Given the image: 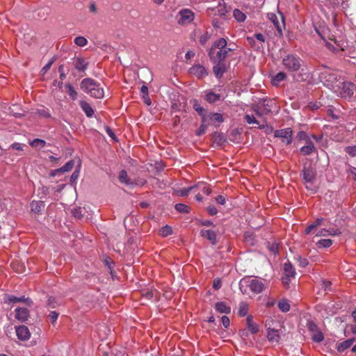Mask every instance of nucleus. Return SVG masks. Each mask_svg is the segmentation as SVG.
Returning <instances> with one entry per match:
<instances>
[{
  "instance_id": "nucleus-57",
  "label": "nucleus",
  "mask_w": 356,
  "mask_h": 356,
  "mask_svg": "<svg viewBox=\"0 0 356 356\" xmlns=\"http://www.w3.org/2000/svg\"><path fill=\"white\" fill-rule=\"evenodd\" d=\"M38 113L40 116L41 117H43V118H49L51 117V115L50 113L48 112L47 110H45V109H38Z\"/></svg>"
},
{
  "instance_id": "nucleus-61",
  "label": "nucleus",
  "mask_w": 356,
  "mask_h": 356,
  "mask_svg": "<svg viewBox=\"0 0 356 356\" xmlns=\"http://www.w3.org/2000/svg\"><path fill=\"white\" fill-rule=\"evenodd\" d=\"M207 128V127L204 124H201L199 129L196 131V135L198 136L203 135L205 133Z\"/></svg>"
},
{
  "instance_id": "nucleus-34",
  "label": "nucleus",
  "mask_w": 356,
  "mask_h": 356,
  "mask_svg": "<svg viewBox=\"0 0 356 356\" xmlns=\"http://www.w3.org/2000/svg\"><path fill=\"white\" fill-rule=\"evenodd\" d=\"M209 119L212 122L218 123H222L224 121L222 115L218 113H211L209 115Z\"/></svg>"
},
{
  "instance_id": "nucleus-51",
  "label": "nucleus",
  "mask_w": 356,
  "mask_h": 356,
  "mask_svg": "<svg viewBox=\"0 0 356 356\" xmlns=\"http://www.w3.org/2000/svg\"><path fill=\"white\" fill-rule=\"evenodd\" d=\"M307 327L310 332L312 333L316 332L319 330L318 327L314 321H308Z\"/></svg>"
},
{
  "instance_id": "nucleus-58",
  "label": "nucleus",
  "mask_w": 356,
  "mask_h": 356,
  "mask_svg": "<svg viewBox=\"0 0 356 356\" xmlns=\"http://www.w3.org/2000/svg\"><path fill=\"white\" fill-rule=\"evenodd\" d=\"M106 131L107 133V134L113 139L115 141H118V139H117V137L115 134V133L113 132V131L112 130L111 128H110L109 127H106Z\"/></svg>"
},
{
  "instance_id": "nucleus-47",
  "label": "nucleus",
  "mask_w": 356,
  "mask_h": 356,
  "mask_svg": "<svg viewBox=\"0 0 356 356\" xmlns=\"http://www.w3.org/2000/svg\"><path fill=\"white\" fill-rule=\"evenodd\" d=\"M200 185L193 186H191V187H188V188H184L179 191V195L182 197L187 196L191 191L195 190Z\"/></svg>"
},
{
  "instance_id": "nucleus-17",
  "label": "nucleus",
  "mask_w": 356,
  "mask_h": 356,
  "mask_svg": "<svg viewBox=\"0 0 356 356\" xmlns=\"http://www.w3.org/2000/svg\"><path fill=\"white\" fill-rule=\"evenodd\" d=\"M88 65V62L83 57H78L74 60V67L79 72H84L87 70Z\"/></svg>"
},
{
  "instance_id": "nucleus-59",
  "label": "nucleus",
  "mask_w": 356,
  "mask_h": 356,
  "mask_svg": "<svg viewBox=\"0 0 356 356\" xmlns=\"http://www.w3.org/2000/svg\"><path fill=\"white\" fill-rule=\"evenodd\" d=\"M200 115L201 116V124H204L205 126L208 127L209 124V115H206L205 113H204L203 115Z\"/></svg>"
},
{
  "instance_id": "nucleus-5",
  "label": "nucleus",
  "mask_w": 356,
  "mask_h": 356,
  "mask_svg": "<svg viewBox=\"0 0 356 356\" xmlns=\"http://www.w3.org/2000/svg\"><path fill=\"white\" fill-rule=\"evenodd\" d=\"M239 287L243 293H246V289H243L244 287H249L251 291L254 293H260L264 289V284L259 280L251 279L250 277H247L240 281Z\"/></svg>"
},
{
  "instance_id": "nucleus-13",
  "label": "nucleus",
  "mask_w": 356,
  "mask_h": 356,
  "mask_svg": "<svg viewBox=\"0 0 356 356\" xmlns=\"http://www.w3.org/2000/svg\"><path fill=\"white\" fill-rule=\"evenodd\" d=\"M188 71L191 74L195 76L198 79H203L208 75L207 69L200 64L192 66Z\"/></svg>"
},
{
  "instance_id": "nucleus-11",
  "label": "nucleus",
  "mask_w": 356,
  "mask_h": 356,
  "mask_svg": "<svg viewBox=\"0 0 356 356\" xmlns=\"http://www.w3.org/2000/svg\"><path fill=\"white\" fill-rule=\"evenodd\" d=\"M180 18L178 24L180 25H186L190 24L194 19V13L188 9H183L179 13Z\"/></svg>"
},
{
  "instance_id": "nucleus-21",
  "label": "nucleus",
  "mask_w": 356,
  "mask_h": 356,
  "mask_svg": "<svg viewBox=\"0 0 356 356\" xmlns=\"http://www.w3.org/2000/svg\"><path fill=\"white\" fill-rule=\"evenodd\" d=\"M211 140L213 143L216 144L217 146H221L224 143H225L226 138L223 134L215 131L212 134Z\"/></svg>"
},
{
  "instance_id": "nucleus-39",
  "label": "nucleus",
  "mask_w": 356,
  "mask_h": 356,
  "mask_svg": "<svg viewBox=\"0 0 356 356\" xmlns=\"http://www.w3.org/2000/svg\"><path fill=\"white\" fill-rule=\"evenodd\" d=\"M220 99V95L210 92L206 95V100L209 103H214Z\"/></svg>"
},
{
  "instance_id": "nucleus-3",
  "label": "nucleus",
  "mask_w": 356,
  "mask_h": 356,
  "mask_svg": "<svg viewBox=\"0 0 356 356\" xmlns=\"http://www.w3.org/2000/svg\"><path fill=\"white\" fill-rule=\"evenodd\" d=\"M81 89L91 97L102 99L104 97V92L100 83L92 78H85L80 83Z\"/></svg>"
},
{
  "instance_id": "nucleus-29",
  "label": "nucleus",
  "mask_w": 356,
  "mask_h": 356,
  "mask_svg": "<svg viewBox=\"0 0 356 356\" xmlns=\"http://www.w3.org/2000/svg\"><path fill=\"white\" fill-rule=\"evenodd\" d=\"M286 78V74L284 72H280L276 75H275L272 80L271 83L273 86H278L279 83L284 81Z\"/></svg>"
},
{
  "instance_id": "nucleus-36",
  "label": "nucleus",
  "mask_w": 356,
  "mask_h": 356,
  "mask_svg": "<svg viewBox=\"0 0 356 356\" xmlns=\"http://www.w3.org/2000/svg\"><path fill=\"white\" fill-rule=\"evenodd\" d=\"M172 234V229L169 225H165L159 229V235L162 237H166Z\"/></svg>"
},
{
  "instance_id": "nucleus-15",
  "label": "nucleus",
  "mask_w": 356,
  "mask_h": 356,
  "mask_svg": "<svg viewBox=\"0 0 356 356\" xmlns=\"http://www.w3.org/2000/svg\"><path fill=\"white\" fill-rule=\"evenodd\" d=\"M213 72L217 79H220L227 72V67L225 62L213 63Z\"/></svg>"
},
{
  "instance_id": "nucleus-1",
  "label": "nucleus",
  "mask_w": 356,
  "mask_h": 356,
  "mask_svg": "<svg viewBox=\"0 0 356 356\" xmlns=\"http://www.w3.org/2000/svg\"><path fill=\"white\" fill-rule=\"evenodd\" d=\"M227 40L221 38L216 40L209 49L208 56L212 63L224 62L232 49L227 47Z\"/></svg>"
},
{
  "instance_id": "nucleus-64",
  "label": "nucleus",
  "mask_w": 356,
  "mask_h": 356,
  "mask_svg": "<svg viewBox=\"0 0 356 356\" xmlns=\"http://www.w3.org/2000/svg\"><path fill=\"white\" fill-rule=\"evenodd\" d=\"M72 213H73V216L76 218H78V219H80L82 218L83 215L81 214V211L80 210V209H74L73 211H72Z\"/></svg>"
},
{
  "instance_id": "nucleus-63",
  "label": "nucleus",
  "mask_w": 356,
  "mask_h": 356,
  "mask_svg": "<svg viewBox=\"0 0 356 356\" xmlns=\"http://www.w3.org/2000/svg\"><path fill=\"white\" fill-rule=\"evenodd\" d=\"M221 321H222V323L223 326L225 328H227L229 326L230 321H229V318L228 316H222Z\"/></svg>"
},
{
  "instance_id": "nucleus-56",
  "label": "nucleus",
  "mask_w": 356,
  "mask_h": 356,
  "mask_svg": "<svg viewBox=\"0 0 356 356\" xmlns=\"http://www.w3.org/2000/svg\"><path fill=\"white\" fill-rule=\"evenodd\" d=\"M26 146V145L21 144L19 143H14L10 145V148L18 150V151H23V147Z\"/></svg>"
},
{
  "instance_id": "nucleus-22",
  "label": "nucleus",
  "mask_w": 356,
  "mask_h": 356,
  "mask_svg": "<svg viewBox=\"0 0 356 356\" xmlns=\"http://www.w3.org/2000/svg\"><path fill=\"white\" fill-rule=\"evenodd\" d=\"M355 341V338H352L339 343L337 346L338 352L342 353L345 351L346 349L349 348Z\"/></svg>"
},
{
  "instance_id": "nucleus-50",
  "label": "nucleus",
  "mask_w": 356,
  "mask_h": 356,
  "mask_svg": "<svg viewBox=\"0 0 356 356\" xmlns=\"http://www.w3.org/2000/svg\"><path fill=\"white\" fill-rule=\"evenodd\" d=\"M345 152L352 157L356 156V145L346 147Z\"/></svg>"
},
{
  "instance_id": "nucleus-4",
  "label": "nucleus",
  "mask_w": 356,
  "mask_h": 356,
  "mask_svg": "<svg viewBox=\"0 0 356 356\" xmlns=\"http://www.w3.org/2000/svg\"><path fill=\"white\" fill-rule=\"evenodd\" d=\"M319 79L325 86L331 88L334 91H337L336 88L339 82H340L339 80L341 79L337 72L331 69L325 68L324 70L321 72Z\"/></svg>"
},
{
  "instance_id": "nucleus-27",
  "label": "nucleus",
  "mask_w": 356,
  "mask_h": 356,
  "mask_svg": "<svg viewBox=\"0 0 356 356\" xmlns=\"http://www.w3.org/2000/svg\"><path fill=\"white\" fill-rule=\"evenodd\" d=\"M80 106L82 108V110L85 112L87 117L90 118L93 115L94 111L92 106L87 102L81 101Z\"/></svg>"
},
{
  "instance_id": "nucleus-49",
  "label": "nucleus",
  "mask_w": 356,
  "mask_h": 356,
  "mask_svg": "<svg viewBox=\"0 0 356 356\" xmlns=\"http://www.w3.org/2000/svg\"><path fill=\"white\" fill-rule=\"evenodd\" d=\"M254 37L255 38V40L258 41V43L259 45H262V49L264 48V44L266 41V37L264 34L258 33L254 34Z\"/></svg>"
},
{
  "instance_id": "nucleus-10",
  "label": "nucleus",
  "mask_w": 356,
  "mask_h": 356,
  "mask_svg": "<svg viewBox=\"0 0 356 356\" xmlns=\"http://www.w3.org/2000/svg\"><path fill=\"white\" fill-rule=\"evenodd\" d=\"M284 276L282 277V282L284 285H289L291 278H293L296 274L295 268L289 261L284 264Z\"/></svg>"
},
{
  "instance_id": "nucleus-16",
  "label": "nucleus",
  "mask_w": 356,
  "mask_h": 356,
  "mask_svg": "<svg viewBox=\"0 0 356 356\" xmlns=\"http://www.w3.org/2000/svg\"><path fill=\"white\" fill-rule=\"evenodd\" d=\"M15 318L21 322H25L30 316V312L26 307H17L15 309Z\"/></svg>"
},
{
  "instance_id": "nucleus-6",
  "label": "nucleus",
  "mask_w": 356,
  "mask_h": 356,
  "mask_svg": "<svg viewBox=\"0 0 356 356\" xmlns=\"http://www.w3.org/2000/svg\"><path fill=\"white\" fill-rule=\"evenodd\" d=\"M301 58L293 54H287L282 60L284 68L289 72L298 71L301 67Z\"/></svg>"
},
{
  "instance_id": "nucleus-45",
  "label": "nucleus",
  "mask_w": 356,
  "mask_h": 356,
  "mask_svg": "<svg viewBox=\"0 0 356 356\" xmlns=\"http://www.w3.org/2000/svg\"><path fill=\"white\" fill-rule=\"evenodd\" d=\"M4 302L5 303H17L19 302L18 297H16L13 295L6 294L4 297Z\"/></svg>"
},
{
  "instance_id": "nucleus-7",
  "label": "nucleus",
  "mask_w": 356,
  "mask_h": 356,
  "mask_svg": "<svg viewBox=\"0 0 356 356\" xmlns=\"http://www.w3.org/2000/svg\"><path fill=\"white\" fill-rule=\"evenodd\" d=\"M355 85L350 82L340 81L336 88L340 97L344 99H350L354 95Z\"/></svg>"
},
{
  "instance_id": "nucleus-53",
  "label": "nucleus",
  "mask_w": 356,
  "mask_h": 356,
  "mask_svg": "<svg viewBox=\"0 0 356 356\" xmlns=\"http://www.w3.org/2000/svg\"><path fill=\"white\" fill-rule=\"evenodd\" d=\"M58 315L59 314L56 311H51L49 313V314L48 315V318L51 321V323H54L56 321Z\"/></svg>"
},
{
  "instance_id": "nucleus-62",
  "label": "nucleus",
  "mask_w": 356,
  "mask_h": 356,
  "mask_svg": "<svg viewBox=\"0 0 356 356\" xmlns=\"http://www.w3.org/2000/svg\"><path fill=\"white\" fill-rule=\"evenodd\" d=\"M47 305L51 308H56L57 306L56 299L53 297H49L47 300Z\"/></svg>"
},
{
  "instance_id": "nucleus-48",
  "label": "nucleus",
  "mask_w": 356,
  "mask_h": 356,
  "mask_svg": "<svg viewBox=\"0 0 356 356\" xmlns=\"http://www.w3.org/2000/svg\"><path fill=\"white\" fill-rule=\"evenodd\" d=\"M323 339V334L320 330L313 333L312 339L314 341L319 343L321 342Z\"/></svg>"
},
{
  "instance_id": "nucleus-9",
  "label": "nucleus",
  "mask_w": 356,
  "mask_h": 356,
  "mask_svg": "<svg viewBox=\"0 0 356 356\" xmlns=\"http://www.w3.org/2000/svg\"><path fill=\"white\" fill-rule=\"evenodd\" d=\"M274 136L275 138H280L282 143L289 145L293 140V131L291 128L275 130L274 131Z\"/></svg>"
},
{
  "instance_id": "nucleus-8",
  "label": "nucleus",
  "mask_w": 356,
  "mask_h": 356,
  "mask_svg": "<svg viewBox=\"0 0 356 356\" xmlns=\"http://www.w3.org/2000/svg\"><path fill=\"white\" fill-rule=\"evenodd\" d=\"M301 175L304 180L305 184H306V188L307 189H310L311 186L315 181L316 178V170L312 166H305L302 169Z\"/></svg>"
},
{
  "instance_id": "nucleus-43",
  "label": "nucleus",
  "mask_w": 356,
  "mask_h": 356,
  "mask_svg": "<svg viewBox=\"0 0 356 356\" xmlns=\"http://www.w3.org/2000/svg\"><path fill=\"white\" fill-rule=\"evenodd\" d=\"M333 243L332 240L331 239H321L316 243V245L318 248H329Z\"/></svg>"
},
{
  "instance_id": "nucleus-44",
  "label": "nucleus",
  "mask_w": 356,
  "mask_h": 356,
  "mask_svg": "<svg viewBox=\"0 0 356 356\" xmlns=\"http://www.w3.org/2000/svg\"><path fill=\"white\" fill-rule=\"evenodd\" d=\"M248 312V306L245 302H241L239 305L238 314L241 316H245Z\"/></svg>"
},
{
  "instance_id": "nucleus-14",
  "label": "nucleus",
  "mask_w": 356,
  "mask_h": 356,
  "mask_svg": "<svg viewBox=\"0 0 356 356\" xmlns=\"http://www.w3.org/2000/svg\"><path fill=\"white\" fill-rule=\"evenodd\" d=\"M17 338L21 341H27L30 339L31 333L29 328L25 325H19L15 327Z\"/></svg>"
},
{
  "instance_id": "nucleus-30",
  "label": "nucleus",
  "mask_w": 356,
  "mask_h": 356,
  "mask_svg": "<svg viewBox=\"0 0 356 356\" xmlns=\"http://www.w3.org/2000/svg\"><path fill=\"white\" fill-rule=\"evenodd\" d=\"M140 92L142 94V98H143L144 102L147 105L149 106L152 104V102L149 97L147 87L145 85L142 86V87L140 88Z\"/></svg>"
},
{
  "instance_id": "nucleus-20",
  "label": "nucleus",
  "mask_w": 356,
  "mask_h": 356,
  "mask_svg": "<svg viewBox=\"0 0 356 356\" xmlns=\"http://www.w3.org/2000/svg\"><path fill=\"white\" fill-rule=\"evenodd\" d=\"M267 338L270 342L278 343L280 339V330L275 328H268Z\"/></svg>"
},
{
  "instance_id": "nucleus-33",
  "label": "nucleus",
  "mask_w": 356,
  "mask_h": 356,
  "mask_svg": "<svg viewBox=\"0 0 356 356\" xmlns=\"http://www.w3.org/2000/svg\"><path fill=\"white\" fill-rule=\"evenodd\" d=\"M233 16L238 22H244L246 19V15L238 9H234L233 11Z\"/></svg>"
},
{
  "instance_id": "nucleus-40",
  "label": "nucleus",
  "mask_w": 356,
  "mask_h": 356,
  "mask_svg": "<svg viewBox=\"0 0 356 356\" xmlns=\"http://www.w3.org/2000/svg\"><path fill=\"white\" fill-rule=\"evenodd\" d=\"M46 142L45 140L40 138H35L30 142V145L33 147L37 148L40 147L42 148L45 146Z\"/></svg>"
},
{
  "instance_id": "nucleus-24",
  "label": "nucleus",
  "mask_w": 356,
  "mask_h": 356,
  "mask_svg": "<svg viewBox=\"0 0 356 356\" xmlns=\"http://www.w3.org/2000/svg\"><path fill=\"white\" fill-rule=\"evenodd\" d=\"M74 165V161L73 160H70L68 162H67L63 167H61L59 169H57L54 171H52L51 172V175L54 176L56 172H68L73 168Z\"/></svg>"
},
{
  "instance_id": "nucleus-42",
  "label": "nucleus",
  "mask_w": 356,
  "mask_h": 356,
  "mask_svg": "<svg viewBox=\"0 0 356 356\" xmlns=\"http://www.w3.org/2000/svg\"><path fill=\"white\" fill-rule=\"evenodd\" d=\"M278 307L283 312H287L290 310V305L286 300L279 301Z\"/></svg>"
},
{
  "instance_id": "nucleus-2",
  "label": "nucleus",
  "mask_w": 356,
  "mask_h": 356,
  "mask_svg": "<svg viewBox=\"0 0 356 356\" xmlns=\"http://www.w3.org/2000/svg\"><path fill=\"white\" fill-rule=\"evenodd\" d=\"M275 106V100L268 98L262 99L261 102L253 106L252 109L256 115L261 119V124L257 127L258 129H264L268 127L266 115L272 113V108Z\"/></svg>"
},
{
  "instance_id": "nucleus-25",
  "label": "nucleus",
  "mask_w": 356,
  "mask_h": 356,
  "mask_svg": "<svg viewBox=\"0 0 356 356\" xmlns=\"http://www.w3.org/2000/svg\"><path fill=\"white\" fill-rule=\"evenodd\" d=\"M44 208V203L42 201L33 200L31 203V209L35 213H40Z\"/></svg>"
},
{
  "instance_id": "nucleus-26",
  "label": "nucleus",
  "mask_w": 356,
  "mask_h": 356,
  "mask_svg": "<svg viewBox=\"0 0 356 356\" xmlns=\"http://www.w3.org/2000/svg\"><path fill=\"white\" fill-rule=\"evenodd\" d=\"M247 327L252 334H256L259 332L258 325L253 322L252 316H248L246 318Z\"/></svg>"
},
{
  "instance_id": "nucleus-60",
  "label": "nucleus",
  "mask_w": 356,
  "mask_h": 356,
  "mask_svg": "<svg viewBox=\"0 0 356 356\" xmlns=\"http://www.w3.org/2000/svg\"><path fill=\"white\" fill-rule=\"evenodd\" d=\"M207 211L211 216H214L217 214L218 212V209L216 208L215 206H209L207 208Z\"/></svg>"
},
{
  "instance_id": "nucleus-52",
  "label": "nucleus",
  "mask_w": 356,
  "mask_h": 356,
  "mask_svg": "<svg viewBox=\"0 0 356 356\" xmlns=\"http://www.w3.org/2000/svg\"><path fill=\"white\" fill-rule=\"evenodd\" d=\"M296 259H297V261L298 263V266L302 267V268L306 267L308 265V264H309V261H308V260L306 258H302L301 257H298L296 258Z\"/></svg>"
},
{
  "instance_id": "nucleus-46",
  "label": "nucleus",
  "mask_w": 356,
  "mask_h": 356,
  "mask_svg": "<svg viewBox=\"0 0 356 356\" xmlns=\"http://www.w3.org/2000/svg\"><path fill=\"white\" fill-rule=\"evenodd\" d=\"M74 43L79 47H84L87 44L88 40L83 36H78L74 39Z\"/></svg>"
},
{
  "instance_id": "nucleus-31",
  "label": "nucleus",
  "mask_w": 356,
  "mask_h": 356,
  "mask_svg": "<svg viewBox=\"0 0 356 356\" xmlns=\"http://www.w3.org/2000/svg\"><path fill=\"white\" fill-rule=\"evenodd\" d=\"M119 180L121 183H124L126 185H132L134 183L129 179L128 175L126 170H122L119 173Z\"/></svg>"
},
{
  "instance_id": "nucleus-55",
  "label": "nucleus",
  "mask_w": 356,
  "mask_h": 356,
  "mask_svg": "<svg viewBox=\"0 0 356 356\" xmlns=\"http://www.w3.org/2000/svg\"><path fill=\"white\" fill-rule=\"evenodd\" d=\"M19 302H24L27 306L31 307L33 305V301L29 298H25L24 296H22L18 298Z\"/></svg>"
},
{
  "instance_id": "nucleus-32",
  "label": "nucleus",
  "mask_w": 356,
  "mask_h": 356,
  "mask_svg": "<svg viewBox=\"0 0 356 356\" xmlns=\"http://www.w3.org/2000/svg\"><path fill=\"white\" fill-rule=\"evenodd\" d=\"M175 208L179 213H189L191 211L189 206L182 203L176 204Z\"/></svg>"
},
{
  "instance_id": "nucleus-12",
  "label": "nucleus",
  "mask_w": 356,
  "mask_h": 356,
  "mask_svg": "<svg viewBox=\"0 0 356 356\" xmlns=\"http://www.w3.org/2000/svg\"><path fill=\"white\" fill-rule=\"evenodd\" d=\"M268 19L273 22L278 32L282 33V28L284 27V18L282 13L280 17L276 14L270 13L268 14Z\"/></svg>"
},
{
  "instance_id": "nucleus-35",
  "label": "nucleus",
  "mask_w": 356,
  "mask_h": 356,
  "mask_svg": "<svg viewBox=\"0 0 356 356\" xmlns=\"http://www.w3.org/2000/svg\"><path fill=\"white\" fill-rule=\"evenodd\" d=\"M65 88H67V93L70 97L73 100L77 99L78 93L70 83H67Z\"/></svg>"
},
{
  "instance_id": "nucleus-41",
  "label": "nucleus",
  "mask_w": 356,
  "mask_h": 356,
  "mask_svg": "<svg viewBox=\"0 0 356 356\" xmlns=\"http://www.w3.org/2000/svg\"><path fill=\"white\" fill-rule=\"evenodd\" d=\"M248 44L251 46L252 48H253L254 50H259L262 49V45H259L256 42L255 38L253 37H247L246 38Z\"/></svg>"
},
{
  "instance_id": "nucleus-37",
  "label": "nucleus",
  "mask_w": 356,
  "mask_h": 356,
  "mask_svg": "<svg viewBox=\"0 0 356 356\" xmlns=\"http://www.w3.org/2000/svg\"><path fill=\"white\" fill-rule=\"evenodd\" d=\"M193 109L197 111L199 115H203L205 113L204 108L201 106L197 99H193L191 101Z\"/></svg>"
},
{
  "instance_id": "nucleus-23",
  "label": "nucleus",
  "mask_w": 356,
  "mask_h": 356,
  "mask_svg": "<svg viewBox=\"0 0 356 356\" xmlns=\"http://www.w3.org/2000/svg\"><path fill=\"white\" fill-rule=\"evenodd\" d=\"M228 12L229 10L227 8L224 0H220L217 10L215 12V15L225 17Z\"/></svg>"
},
{
  "instance_id": "nucleus-18",
  "label": "nucleus",
  "mask_w": 356,
  "mask_h": 356,
  "mask_svg": "<svg viewBox=\"0 0 356 356\" xmlns=\"http://www.w3.org/2000/svg\"><path fill=\"white\" fill-rule=\"evenodd\" d=\"M317 149L310 139L307 140V145L302 147L300 152L305 156H308L312 153L316 152Z\"/></svg>"
},
{
  "instance_id": "nucleus-38",
  "label": "nucleus",
  "mask_w": 356,
  "mask_h": 356,
  "mask_svg": "<svg viewBox=\"0 0 356 356\" xmlns=\"http://www.w3.org/2000/svg\"><path fill=\"white\" fill-rule=\"evenodd\" d=\"M245 122L248 124H255L258 127L261 124V120L259 121L253 115L246 114L244 117Z\"/></svg>"
},
{
  "instance_id": "nucleus-28",
  "label": "nucleus",
  "mask_w": 356,
  "mask_h": 356,
  "mask_svg": "<svg viewBox=\"0 0 356 356\" xmlns=\"http://www.w3.org/2000/svg\"><path fill=\"white\" fill-rule=\"evenodd\" d=\"M215 309L220 313L229 314L231 312L230 307L227 306L224 302H216Z\"/></svg>"
},
{
  "instance_id": "nucleus-19",
  "label": "nucleus",
  "mask_w": 356,
  "mask_h": 356,
  "mask_svg": "<svg viewBox=\"0 0 356 356\" xmlns=\"http://www.w3.org/2000/svg\"><path fill=\"white\" fill-rule=\"evenodd\" d=\"M200 235L203 238L208 239L212 245L216 244V232L215 231L211 229H202L200 231Z\"/></svg>"
},
{
  "instance_id": "nucleus-54",
  "label": "nucleus",
  "mask_w": 356,
  "mask_h": 356,
  "mask_svg": "<svg viewBox=\"0 0 356 356\" xmlns=\"http://www.w3.org/2000/svg\"><path fill=\"white\" fill-rule=\"evenodd\" d=\"M210 39V35L206 32L202 35L200 38V42L202 45H205L207 41Z\"/></svg>"
}]
</instances>
